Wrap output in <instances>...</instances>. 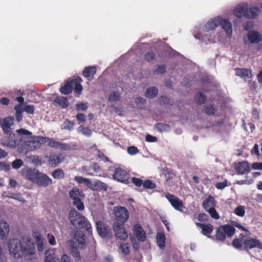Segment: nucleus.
Listing matches in <instances>:
<instances>
[{"instance_id":"nucleus-1","label":"nucleus","mask_w":262,"mask_h":262,"mask_svg":"<svg viewBox=\"0 0 262 262\" xmlns=\"http://www.w3.org/2000/svg\"><path fill=\"white\" fill-rule=\"evenodd\" d=\"M9 249L10 253L16 258L31 255L35 252L34 244L28 236H22L21 240L11 239L9 242Z\"/></svg>"},{"instance_id":"nucleus-2","label":"nucleus","mask_w":262,"mask_h":262,"mask_svg":"<svg viewBox=\"0 0 262 262\" xmlns=\"http://www.w3.org/2000/svg\"><path fill=\"white\" fill-rule=\"evenodd\" d=\"M16 133H10L6 134L1 140V143L4 146L11 148H15L21 143L26 141V136H31L30 131L20 128L16 130Z\"/></svg>"},{"instance_id":"nucleus-3","label":"nucleus","mask_w":262,"mask_h":262,"mask_svg":"<svg viewBox=\"0 0 262 262\" xmlns=\"http://www.w3.org/2000/svg\"><path fill=\"white\" fill-rule=\"evenodd\" d=\"M68 218L70 223L76 229H83L88 234H92L91 225L89 221L75 209L71 210L68 215Z\"/></svg>"},{"instance_id":"nucleus-4","label":"nucleus","mask_w":262,"mask_h":262,"mask_svg":"<svg viewBox=\"0 0 262 262\" xmlns=\"http://www.w3.org/2000/svg\"><path fill=\"white\" fill-rule=\"evenodd\" d=\"M235 231V228L229 225L220 226L216 230L215 237L217 240L224 241L226 237H231Z\"/></svg>"},{"instance_id":"nucleus-5","label":"nucleus","mask_w":262,"mask_h":262,"mask_svg":"<svg viewBox=\"0 0 262 262\" xmlns=\"http://www.w3.org/2000/svg\"><path fill=\"white\" fill-rule=\"evenodd\" d=\"M114 215L115 222L124 224L129 218V212L127 209L122 206H117L114 208Z\"/></svg>"},{"instance_id":"nucleus-6","label":"nucleus","mask_w":262,"mask_h":262,"mask_svg":"<svg viewBox=\"0 0 262 262\" xmlns=\"http://www.w3.org/2000/svg\"><path fill=\"white\" fill-rule=\"evenodd\" d=\"M26 136V145L27 146V150H34L37 149H39L41 145L46 143V140L48 139L44 138V137L37 136L31 140H27V137Z\"/></svg>"},{"instance_id":"nucleus-7","label":"nucleus","mask_w":262,"mask_h":262,"mask_svg":"<svg viewBox=\"0 0 262 262\" xmlns=\"http://www.w3.org/2000/svg\"><path fill=\"white\" fill-rule=\"evenodd\" d=\"M129 173L121 167L115 168L113 175L114 180L126 184L129 183Z\"/></svg>"},{"instance_id":"nucleus-8","label":"nucleus","mask_w":262,"mask_h":262,"mask_svg":"<svg viewBox=\"0 0 262 262\" xmlns=\"http://www.w3.org/2000/svg\"><path fill=\"white\" fill-rule=\"evenodd\" d=\"M45 262H71L69 256L63 254L61 258V261L55 255V251L53 249H48L45 252Z\"/></svg>"},{"instance_id":"nucleus-9","label":"nucleus","mask_w":262,"mask_h":262,"mask_svg":"<svg viewBox=\"0 0 262 262\" xmlns=\"http://www.w3.org/2000/svg\"><path fill=\"white\" fill-rule=\"evenodd\" d=\"M165 196L176 210L179 211H183V208H185V207L182 200L174 195L169 193H165Z\"/></svg>"},{"instance_id":"nucleus-10","label":"nucleus","mask_w":262,"mask_h":262,"mask_svg":"<svg viewBox=\"0 0 262 262\" xmlns=\"http://www.w3.org/2000/svg\"><path fill=\"white\" fill-rule=\"evenodd\" d=\"M162 174L164 176L165 183L168 186H173L175 183L176 172L167 167L164 168Z\"/></svg>"},{"instance_id":"nucleus-11","label":"nucleus","mask_w":262,"mask_h":262,"mask_svg":"<svg viewBox=\"0 0 262 262\" xmlns=\"http://www.w3.org/2000/svg\"><path fill=\"white\" fill-rule=\"evenodd\" d=\"M123 225L124 224L119 223H114L113 226L115 236L120 240H125L128 237L127 232Z\"/></svg>"},{"instance_id":"nucleus-12","label":"nucleus","mask_w":262,"mask_h":262,"mask_svg":"<svg viewBox=\"0 0 262 262\" xmlns=\"http://www.w3.org/2000/svg\"><path fill=\"white\" fill-rule=\"evenodd\" d=\"M14 120V118L11 116L0 119V125L5 134H9L12 132V130L11 126L13 124Z\"/></svg>"},{"instance_id":"nucleus-13","label":"nucleus","mask_w":262,"mask_h":262,"mask_svg":"<svg viewBox=\"0 0 262 262\" xmlns=\"http://www.w3.org/2000/svg\"><path fill=\"white\" fill-rule=\"evenodd\" d=\"M49 164L52 167L57 166L63 160L62 155L56 153H51L49 156L45 157Z\"/></svg>"},{"instance_id":"nucleus-14","label":"nucleus","mask_w":262,"mask_h":262,"mask_svg":"<svg viewBox=\"0 0 262 262\" xmlns=\"http://www.w3.org/2000/svg\"><path fill=\"white\" fill-rule=\"evenodd\" d=\"M133 233L137 239L140 242H144L146 238V234L142 226L139 224H135L133 229Z\"/></svg>"},{"instance_id":"nucleus-15","label":"nucleus","mask_w":262,"mask_h":262,"mask_svg":"<svg viewBox=\"0 0 262 262\" xmlns=\"http://www.w3.org/2000/svg\"><path fill=\"white\" fill-rule=\"evenodd\" d=\"M36 179L35 183L40 186L46 187L52 184V179L47 174L41 172H39Z\"/></svg>"},{"instance_id":"nucleus-16","label":"nucleus","mask_w":262,"mask_h":262,"mask_svg":"<svg viewBox=\"0 0 262 262\" xmlns=\"http://www.w3.org/2000/svg\"><path fill=\"white\" fill-rule=\"evenodd\" d=\"M96 229L98 234L102 237H105L109 235L111 230L101 221L96 223Z\"/></svg>"},{"instance_id":"nucleus-17","label":"nucleus","mask_w":262,"mask_h":262,"mask_svg":"<svg viewBox=\"0 0 262 262\" xmlns=\"http://www.w3.org/2000/svg\"><path fill=\"white\" fill-rule=\"evenodd\" d=\"M244 246L246 249H251L254 248L262 249V243L257 239H246L244 242Z\"/></svg>"},{"instance_id":"nucleus-18","label":"nucleus","mask_w":262,"mask_h":262,"mask_svg":"<svg viewBox=\"0 0 262 262\" xmlns=\"http://www.w3.org/2000/svg\"><path fill=\"white\" fill-rule=\"evenodd\" d=\"M234 168L238 174H244L250 171V166L247 161H243L236 163Z\"/></svg>"},{"instance_id":"nucleus-19","label":"nucleus","mask_w":262,"mask_h":262,"mask_svg":"<svg viewBox=\"0 0 262 262\" xmlns=\"http://www.w3.org/2000/svg\"><path fill=\"white\" fill-rule=\"evenodd\" d=\"M196 226L202 229V233L205 236L210 237V234L214 229L213 226L211 224H202L196 223Z\"/></svg>"},{"instance_id":"nucleus-20","label":"nucleus","mask_w":262,"mask_h":262,"mask_svg":"<svg viewBox=\"0 0 262 262\" xmlns=\"http://www.w3.org/2000/svg\"><path fill=\"white\" fill-rule=\"evenodd\" d=\"M235 74L237 76L246 80L250 79L252 77V71L246 68H236L235 69Z\"/></svg>"},{"instance_id":"nucleus-21","label":"nucleus","mask_w":262,"mask_h":262,"mask_svg":"<svg viewBox=\"0 0 262 262\" xmlns=\"http://www.w3.org/2000/svg\"><path fill=\"white\" fill-rule=\"evenodd\" d=\"M220 26H221L223 30L226 32L228 36H231L232 34V27L231 23L228 19H223L220 17Z\"/></svg>"},{"instance_id":"nucleus-22","label":"nucleus","mask_w":262,"mask_h":262,"mask_svg":"<svg viewBox=\"0 0 262 262\" xmlns=\"http://www.w3.org/2000/svg\"><path fill=\"white\" fill-rule=\"evenodd\" d=\"M219 21L220 16L213 18L210 21H208L204 25L203 30L207 32L214 30L216 27L220 26Z\"/></svg>"},{"instance_id":"nucleus-23","label":"nucleus","mask_w":262,"mask_h":262,"mask_svg":"<svg viewBox=\"0 0 262 262\" xmlns=\"http://www.w3.org/2000/svg\"><path fill=\"white\" fill-rule=\"evenodd\" d=\"M96 68L94 66H88L85 67L83 72V76L89 81L92 80L94 78V76L96 73Z\"/></svg>"},{"instance_id":"nucleus-24","label":"nucleus","mask_w":262,"mask_h":262,"mask_svg":"<svg viewBox=\"0 0 262 262\" xmlns=\"http://www.w3.org/2000/svg\"><path fill=\"white\" fill-rule=\"evenodd\" d=\"M216 201L213 196L211 195L208 196L207 198L203 202L202 206L205 211L215 207Z\"/></svg>"},{"instance_id":"nucleus-25","label":"nucleus","mask_w":262,"mask_h":262,"mask_svg":"<svg viewBox=\"0 0 262 262\" xmlns=\"http://www.w3.org/2000/svg\"><path fill=\"white\" fill-rule=\"evenodd\" d=\"M249 40L251 43H257L261 40L260 33L255 31H250L247 35Z\"/></svg>"},{"instance_id":"nucleus-26","label":"nucleus","mask_w":262,"mask_h":262,"mask_svg":"<svg viewBox=\"0 0 262 262\" xmlns=\"http://www.w3.org/2000/svg\"><path fill=\"white\" fill-rule=\"evenodd\" d=\"M247 5H238L234 10L233 14L238 18H242L243 16L246 17Z\"/></svg>"},{"instance_id":"nucleus-27","label":"nucleus","mask_w":262,"mask_h":262,"mask_svg":"<svg viewBox=\"0 0 262 262\" xmlns=\"http://www.w3.org/2000/svg\"><path fill=\"white\" fill-rule=\"evenodd\" d=\"M39 172H40L36 169H27L26 173V178L32 182L35 183L37 177H38V174H39Z\"/></svg>"},{"instance_id":"nucleus-28","label":"nucleus","mask_w":262,"mask_h":262,"mask_svg":"<svg viewBox=\"0 0 262 262\" xmlns=\"http://www.w3.org/2000/svg\"><path fill=\"white\" fill-rule=\"evenodd\" d=\"M82 81L81 78L78 76L71 80V83L73 84V89L74 88L75 92L78 95L81 94L82 90V86L80 84Z\"/></svg>"},{"instance_id":"nucleus-29","label":"nucleus","mask_w":262,"mask_h":262,"mask_svg":"<svg viewBox=\"0 0 262 262\" xmlns=\"http://www.w3.org/2000/svg\"><path fill=\"white\" fill-rule=\"evenodd\" d=\"M9 226L6 222L0 221V238H6L9 234Z\"/></svg>"},{"instance_id":"nucleus-30","label":"nucleus","mask_w":262,"mask_h":262,"mask_svg":"<svg viewBox=\"0 0 262 262\" xmlns=\"http://www.w3.org/2000/svg\"><path fill=\"white\" fill-rule=\"evenodd\" d=\"M74 180L78 184H83L91 189H92L93 188V183L88 178H84L81 176H76L74 178Z\"/></svg>"},{"instance_id":"nucleus-31","label":"nucleus","mask_w":262,"mask_h":262,"mask_svg":"<svg viewBox=\"0 0 262 262\" xmlns=\"http://www.w3.org/2000/svg\"><path fill=\"white\" fill-rule=\"evenodd\" d=\"M260 12V9L258 7H254L247 9L246 17L253 18L258 15Z\"/></svg>"},{"instance_id":"nucleus-32","label":"nucleus","mask_w":262,"mask_h":262,"mask_svg":"<svg viewBox=\"0 0 262 262\" xmlns=\"http://www.w3.org/2000/svg\"><path fill=\"white\" fill-rule=\"evenodd\" d=\"M73 91V84L71 80L67 81L63 86L60 88V92L64 95H68Z\"/></svg>"},{"instance_id":"nucleus-33","label":"nucleus","mask_w":262,"mask_h":262,"mask_svg":"<svg viewBox=\"0 0 262 262\" xmlns=\"http://www.w3.org/2000/svg\"><path fill=\"white\" fill-rule=\"evenodd\" d=\"M74 238L81 248L85 246V234L82 231L76 232Z\"/></svg>"},{"instance_id":"nucleus-34","label":"nucleus","mask_w":262,"mask_h":262,"mask_svg":"<svg viewBox=\"0 0 262 262\" xmlns=\"http://www.w3.org/2000/svg\"><path fill=\"white\" fill-rule=\"evenodd\" d=\"M83 194L82 191L77 188L72 189L69 192L70 197L73 201L76 200V199L80 198Z\"/></svg>"},{"instance_id":"nucleus-35","label":"nucleus","mask_w":262,"mask_h":262,"mask_svg":"<svg viewBox=\"0 0 262 262\" xmlns=\"http://www.w3.org/2000/svg\"><path fill=\"white\" fill-rule=\"evenodd\" d=\"M93 188L92 190H101L106 191L107 189V185L100 180H96L93 184Z\"/></svg>"},{"instance_id":"nucleus-36","label":"nucleus","mask_w":262,"mask_h":262,"mask_svg":"<svg viewBox=\"0 0 262 262\" xmlns=\"http://www.w3.org/2000/svg\"><path fill=\"white\" fill-rule=\"evenodd\" d=\"M54 102L58 104L63 108L67 107L69 105L67 99L64 97H57L55 98L54 100Z\"/></svg>"},{"instance_id":"nucleus-37","label":"nucleus","mask_w":262,"mask_h":262,"mask_svg":"<svg viewBox=\"0 0 262 262\" xmlns=\"http://www.w3.org/2000/svg\"><path fill=\"white\" fill-rule=\"evenodd\" d=\"M166 237L164 233H159L157 235V245L161 249H163L165 246Z\"/></svg>"},{"instance_id":"nucleus-38","label":"nucleus","mask_w":262,"mask_h":262,"mask_svg":"<svg viewBox=\"0 0 262 262\" xmlns=\"http://www.w3.org/2000/svg\"><path fill=\"white\" fill-rule=\"evenodd\" d=\"M158 93L157 88L152 86L147 89L145 92V96L147 98H154L156 97Z\"/></svg>"},{"instance_id":"nucleus-39","label":"nucleus","mask_w":262,"mask_h":262,"mask_svg":"<svg viewBox=\"0 0 262 262\" xmlns=\"http://www.w3.org/2000/svg\"><path fill=\"white\" fill-rule=\"evenodd\" d=\"M195 102L199 104H204L206 100V97L202 92L196 93L194 96Z\"/></svg>"},{"instance_id":"nucleus-40","label":"nucleus","mask_w":262,"mask_h":262,"mask_svg":"<svg viewBox=\"0 0 262 262\" xmlns=\"http://www.w3.org/2000/svg\"><path fill=\"white\" fill-rule=\"evenodd\" d=\"M155 128L161 133L168 132L170 129L169 125L166 123H158L155 125Z\"/></svg>"},{"instance_id":"nucleus-41","label":"nucleus","mask_w":262,"mask_h":262,"mask_svg":"<svg viewBox=\"0 0 262 262\" xmlns=\"http://www.w3.org/2000/svg\"><path fill=\"white\" fill-rule=\"evenodd\" d=\"M55 179H61L64 178V172L62 169L58 168L53 171L51 174Z\"/></svg>"},{"instance_id":"nucleus-42","label":"nucleus","mask_w":262,"mask_h":262,"mask_svg":"<svg viewBox=\"0 0 262 262\" xmlns=\"http://www.w3.org/2000/svg\"><path fill=\"white\" fill-rule=\"evenodd\" d=\"M156 53L155 51H150L147 52L144 55V58L148 62H151L156 59Z\"/></svg>"},{"instance_id":"nucleus-43","label":"nucleus","mask_w":262,"mask_h":262,"mask_svg":"<svg viewBox=\"0 0 262 262\" xmlns=\"http://www.w3.org/2000/svg\"><path fill=\"white\" fill-rule=\"evenodd\" d=\"M44 138H47L48 140H46V143H48V145L52 148L58 149L60 142L55 141L52 139H50L48 137H44Z\"/></svg>"},{"instance_id":"nucleus-44","label":"nucleus","mask_w":262,"mask_h":262,"mask_svg":"<svg viewBox=\"0 0 262 262\" xmlns=\"http://www.w3.org/2000/svg\"><path fill=\"white\" fill-rule=\"evenodd\" d=\"M73 204L79 211H82L84 208V204L80 198L76 199V200L73 201Z\"/></svg>"},{"instance_id":"nucleus-45","label":"nucleus","mask_w":262,"mask_h":262,"mask_svg":"<svg viewBox=\"0 0 262 262\" xmlns=\"http://www.w3.org/2000/svg\"><path fill=\"white\" fill-rule=\"evenodd\" d=\"M120 95L119 93L113 92L108 96V100L111 102H115L120 99Z\"/></svg>"},{"instance_id":"nucleus-46","label":"nucleus","mask_w":262,"mask_h":262,"mask_svg":"<svg viewBox=\"0 0 262 262\" xmlns=\"http://www.w3.org/2000/svg\"><path fill=\"white\" fill-rule=\"evenodd\" d=\"M142 185L145 189H154L156 187V184L150 180H146Z\"/></svg>"},{"instance_id":"nucleus-47","label":"nucleus","mask_w":262,"mask_h":262,"mask_svg":"<svg viewBox=\"0 0 262 262\" xmlns=\"http://www.w3.org/2000/svg\"><path fill=\"white\" fill-rule=\"evenodd\" d=\"M36 243L37 245L38 251L39 252H42L43 250V239L41 236L38 235L36 236Z\"/></svg>"},{"instance_id":"nucleus-48","label":"nucleus","mask_w":262,"mask_h":262,"mask_svg":"<svg viewBox=\"0 0 262 262\" xmlns=\"http://www.w3.org/2000/svg\"><path fill=\"white\" fill-rule=\"evenodd\" d=\"M203 110L206 114L208 115H213L215 114L216 109L212 105L204 106Z\"/></svg>"},{"instance_id":"nucleus-49","label":"nucleus","mask_w":262,"mask_h":262,"mask_svg":"<svg viewBox=\"0 0 262 262\" xmlns=\"http://www.w3.org/2000/svg\"><path fill=\"white\" fill-rule=\"evenodd\" d=\"M78 131L81 132L83 135L90 137L91 136L92 132L91 129L87 127L80 126L78 128Z\"/></svg>"},{"instance_id":"nucleus-50","label":"nucleus","mask_w":262,"mask_h":262,"mask_svg":"<svg viewBox=\"0 0 262 262\" xmlns=\"http://www.w3.org/2000/svg\"><path fill=\"white\" fill-rule=\"evenodd\" d=\"M234 213L240 217L244 216L245 214V207L241 205L238 206L234 209Z\"/></svg>"},{"instance_id":"nucleus-51","label":"nucleus","mask_w":262,"mask_h":262,"mask_svg":"<svg viewBox=\"0 0 262 262\" xmlns=\"http://www.w3.org/2000/svg\"><path fill=\"white\" fill-rule=\"evenodd\" d=\"M206 211H207L210 214L211 217L214 219L218 220L220 218V216L215 210V207L210 208Z\"/></svg>"},{"instance_id":"nucleus-52","label":"nucleus","mask_w":262,"mask_h":262,"mask_svg":"<svg viewBox=\"0 0 262 262\" xmlns=\"http://www.w3.org/2000/svg\"><path fill=\"white\" fill-rule=\"evenodd\" d=\"M119 248L121 252L124 255H127L129 253L130 251L128 243H122L120 244Z\"/></svg>"},{"instance_id":"nucleus-53","label":"nucleus","mask_w":262,"mask_h":262,"mask_svg":"<svg viewBox=\"0 0 262 262\" xmlns=\"http://www.w3.org/2000/svg\"><path fill=\"white\" fill-rule=\"evenodd\" d=\"M166 72V67L164 64L157 66V68L154 70V72L157 74H163Z\"/></svg>"},{"instance_id":"nucleus-54","label":"nucleus","mask_w":262,"mask_h":262,"mask_svg":"<svg viewBox=\"0 0 262 262\" xmlns=\"http://www.w3.org/2000/svg\"><path fill=\"white\" fill-rule=\"evenodd\" d=\"M63 128L67 130H72L73 128L74 123L68 119H66L63 123Z\"/></svg>"},{"instance_id":"nucleus-55","label":"nucleus","mask_w":262,"mask_h":262,"mask_svg":"<svg viewBox=\"0 0 262 262\" xmlns=\"http://www.w3.org/2000/svg\"><path fill=\"white\" fill-rule=\"evenodd\" d=\"M23 165V162L21 159H17L12 163V166L14 169H17Z\"/></svg>"},{"instance_id":"nucleus-56","label":"nucleus","mask_w":262,"mask_h":262,"mask_svg":"<svg viewBox=\"0 0 262 262\" xmlns=\"http://www.w3.org/2000/svg\"><path fill=\"white\" fill-rule=\"evenodd\" d=\"M132 182L136 186L140 187L143 184V181L140 178L137 177H133L131 179Z\"/></svg>"},{"instance_id":"nucleus-57","label":"nucleus","mask_w":262,"mask_h":262,"mask_svg":"<svg viewBox=\"0 0 262 262\" xmlns=\"http://www.w3.org/2000/svg\"><path fill=\"white\" fill-rule=\"evenodd\" d=\"M232 245L236 249H241L243 246L242 240L237 238L233 239Z\"/></svg>"},{"instance_id":"nucleus-58","label":"nucleus","mask_w":262,"mask_h":262,"mask_svg":"<svg viewBox=\"0 0 262 262\" xmlns=\"http://www.w3.org/2000/svg\"><path fill=\"white\" fill-rule=\"evenodd\" d=\"M160 105H168L170 104V99L165 96H161L159 100Z\"/></svg>"},{"instance_id":"nucleus-59","label":"nucleus","mask_w":262,"mask_h":262,"mask_svg":"<svg viewBox=\"0 0 262 262\" xmlns=\"http://www.w3.org/2000/svg\"><path fill=\"white\" fill-rule=\"evenodd\" d=\"M97 157L100 159L101 160L106 162H110L108 158L104 155V154L100 150L97 151Z\"/></svg>"},{"instance_id":"nucleus-60","label":"nucleus","mask_w":262,"mask_h":262,"mask_svg":"<svg viewBox=\"0 0 262 262\" xmlns=\"http://www.w3.org/2000/svg\"><path fill=\"white\" fill-rule=\"evenodd\" d=\"M139 149L135 146H131L128 147L127 152L130 155H135L139 152Z\"/></svg>"},{"instance_id":"nucleus-61","label":"nucleus","mask_w":262,"mask_h":262,"mask_svg":"<svg viewBox=\"0 0 262 262\" xmlns=\"http://www.w3.org/2000/svg\"><path fill=\"white\" fill-rule=\"evenodd\" d=\"M197 219L199 222H206L208 220V216L204 213H201L198 214Z\"/></svg>"},{"instance_id":"nucleus-62","label":"nucleus","mask_w":262,"mask_h":262,"mask_svg":"<svg viewBox=\"0 0 262 262\" xmlns=\"http://www.w3.org/2000/svg\"><path fill=\"white\" fill-rule=\"evenodd\" d=\"M35 108L34 106L32 105H26L24 111H25L28 114H33L34 113Z\"/></svg>"},{"instance_id":"nucleus-63","label":"nucleus","mask_w":262,"mask_h":262,"mask_svg":"<svg viewBox=\"0 0 262 262\" xmlns=\"http://www.w3.org/2000/svg\"><path fill=\"white\" fill-rule=\"evenodd\" d=\"M76 119L79 123L84 122L85 121L86 116L82 113H78L76 115Z\"/></svg>"},{"instance_id":"nucleus-64","label":"nucleus","mask_w":262,"mask_h":262,"mask_svg":"<svg viewBox=\"0 0 262 262\" xmlns=\"http://www.w3.org/2000/svg\"><path fill=\"white\" fill-rule=\"evenodd\" d=\"M227 180H225L224 182H217L215 185V187L218 189H223L227 186Z\"/></svg>"}]
</instances>
